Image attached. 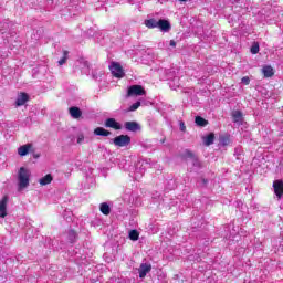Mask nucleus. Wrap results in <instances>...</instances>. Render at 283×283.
Masks as SVG:
<instances>
[{
	"mask_svg": "<svg viewBox=\"0 0 283 283\" xmlns=\"http://www.w3.org/2000/svg\"><path fill=\"white\" fill-rule=\"evenodd\" d=\"M30 187V170L25 167H21L18 171V191L28 189Z\"/></svg>",
	"mask_w": 283,
	"mask_h": 283,
	"instance_id": "nucleus-1",
	"label": "nucleus"
},
{
	"mask_svg": "<svg viewBox=\"0 0 283 283\" xmlns=\"http://www.w3.org/2000/svg\"><path fill=\"white\" fill-rule=\"evenodd\" d=\"M109 70L112 75L115 78H124L125 77V70H123V66L118 62H112L109 65Z\"/></svg>",
	"mask_w": 283,
	"mask_h": 283,
	"instance_id": "nucleus-2",
	"label": "nucleus"
},
{
	"mask_svg": "<svg viewBox=\"0 0 283 283\" xmlns=\"http://www.w3.org/2000/svg\"><path fill=\"white\" fill-rule=\"evenodd\" d=\"M115 147H127L132 145V137L129 135H119L113 139Z\"/></svg>",
	"mask_w": 283,
	"mask_h": 283,
	"instance_id": "nucleus-3",
	"label": "nucleus"
},
{
	"mask_svg": "<svg viewBox=\"0 0 283 283\" xmlns=\"http://www.w3.org/2000/svg\"><path fill=\"white\" fill-rule=\"evenodd\" d=\"M146 92L142 85H132L127 91V96H145Z\"/></svg>",
	"mask_w": 283,
	"mask_h": 283,
	"instance_id": "nucleus-4",
	"label": "nucleus"
},
{
	"mask_svg": "<svg viewBox=\"0 0 283 283\" xmlns=\"http://www.w3.org/2000/svg\"><path fill=\"white\" fill-rule=\"evenodd\" d=\"M104 125L109 129H115V132L123 129V126L116 120V118H107Z\"/></svg>",
	"mask_w": 283,
	"mask_h": 283,
	"instance_id": "nucleus-5",
	"label": "nucleus"
},
{
	"mask_svg": "<svg viewBox=\"0 0 283 283\" xmlns=\"http://www.w3.org/2000/svg\"><path fill=\"white\" fill-rule=\"evenodd\" d=\"M273 189H274V193L277 197V199L281 200L282 196H283V181L282 180H274L273 181Z\"/></svg>",
	"mask_w": 283,
	"mask_h": 283,
	"instance_id": "nucleus-6",
	"label": "nucleus"
},
{
	"mask_svg": "<svg viewBox=\"0 0 283 283\" xmlns=\"http://www.w3.org/2000/svg\"><path fill=\"white\" fill-rule=\"evenodd\" d=\"M151 272V264L142 263L138 269L140 280H145L147 277V273Z\"/></svg>",
	"mask_w": 283,
	"mask_h": 283,
	"instance_id": "nucleus-7",
	"label": "nucleus"
},
{
	"mask_svg": "<svg viewBox=\"0 0 283 283\" xmlns=\"http://www.w3.org/2000/svg\"><path fill=\"white\" fill-rule=\"evenodd\" d=\"M8 196H3L0 200V218L8 216Z\"/></svg>",
	"mask_w": 283,
	"mask_h": 283,
	"instance_id": "nucleus-8",
	"label": "nucleus"
},
{
	"mask_svg": "<svg viewBox=\"0 0 283 283\" xmlns=\"http://www.w3.org/2000/svg\"><path fill=\"white\" fill-rule=\"evenodd\" d=\"M30 101V95L28 93H20L15 101L17 107H22V105L27 104Z\"/></svg>",
	"mask_w": 283,
	"mask_h": 283,
	"instance_id": "nucleus-9",
	"label": "nucleus"
},
{
	"mask_svg": "<svg viewBox=\"0 0 283 283\" xmlns=\"http://www.w3.org/2000/svg\"><path fill=\"white\" fill-rule=\"evenodd\" d=\"M157 28H159L161 32H169V30H171V23L168 20L160 19L158 20Z\"/></svg>",
	"mask_w": 283,
	"mask_h": 283,
	"instance_id": "nucleus-10",
	"label": "nucleus"
},
{
	"mask_svg": "<svg viewBox=\"0 0 283 283\" xmlns=\"http://www.w3.org/2000/svg\"><path fill=\"white\" fill-rule=\"evenodd\" d=\"M124 127L127 132H140V124L137 122H126Z\"/></svg>",
	"mask_w": 283,
	"mask_h": 283,
	"instance_id": "nucleus-11",
	"label": "nucleus"
},
{
	"mask_svg": "<svg viewBox=\"0 0 283 283\" xmlns=\"http://www.w3.org/2000/svg\"><path fill=\"white\" fill-rule=\"evenodd\" d=\"M69 113L70 116H72V118H75L76 120L81 118V116H83V111H81V108H78L77 106L70 107Z\"/></svg>",
	"mask_w": 283,
	"mask_h": 283,
	"instance_id": "nucleus-12",
	"label": "nucleus"
},
{
	"mask_svg": "<svg viewBox=\"0 0 283 283\" xmlns=\"http://www.w3.org/2000/svg\"><path fill=\"white\" fill-rule=\"evenodd\" d=\"M262 74L264 78H272V76H275V71L273 70V66L265 65L262 69Z\"/></svg>",
	"mask_w": 283,
	"mask_h": 283,
	"instance_id": "nucleus-13",
	"label": "nucleus"
},
{
	"mask_svg": "<svg viewBox=\"0 0 283 283\" xmlns=\"http://www.w3.org/2000/svg\"><path fill=\"white\" fill-rule=\"evenodd\" d=\"M30 149H32V144H25L18 148L19 156H28L30 154Z\"/></svg>",
	"mask_w": 283,
	"mask_h": 283,
	"instance_id": "nucleus-14",
	"label": "nucleus"
},
{
	"mask_svg": "<svg viewBox=\"0 0 283 283\" xmlns=\"http://www.w3.org/2000/svg\"><path fill=\"white\" fill-rule=\"evenodd\" d=\"M93 134L95 136H104V137H107V136H112V132L103 128V127H97L94 129Z\"/></svg>",
	"mask_w": 283,
	"mask_h": 283,
	"instance_id": "nucleus-15",
	"label": "nucleus"
},
{
	"mask_svg": "<svg viewBox=\"0 0 283 283\" xmlns=\"http://www.w3.org/2000/svg\"><path fill=\"white\" fill-rule=\"evenodd\" d=\"M214 140L216 134L209 133L206 137H203V145H206V147H210V145H213Z\"/></svg>",
	"mask_w": 283,
	"mask_h": 283,
	"instance_id": "nucleus-16",
	"label": "nucleus"
},
{
	"mask_svg": "<svg viewBox=\"0 0 283 283\" xmlns=\"http://www.w3.org/2000/svg\"><path fill=\"white\" fill-rule=\"evenodd\" d=\"M53 180H54V177H52L51 174H48L44 177H42L39 180V182H40L41 187H45V185H51Z\"/></svg>",
	"mask_w": 283,
	"mask_h": 283,
	"instance_id": "nucleus-17",
	"label": "nucleus"
},
{
	"mask_svg": "<svg viewBox=\"0 0 283 283\" xmlns=\"http://www.w3.org/2000/svg\"><path fill=\"white\" fill-rule=\"evenodd\" d=\"M195 123L198 127H207V125H209V120L205 119L202 116H196Z\"/></svg>",
	"mask_w": 283,
	"mask_h": 283,
	"instance_id": "nucleus-18",
	"label": "nucleus"
},
{
	"mask_svg": "<svg viewBox=\"0 0 283 283\" xmlns=\"http://www.w3.org/2000/svg\"><path fill=\"white\" fill-rule=\"evenodd\" d=\"M99 211L101 213H103V216H109V213H112V209L109 208V205H107V202L101 203Z\"/></svg>",
	"mask_w": 283,
	"mask_h": 283,
	"instance_id": "nucleus-19",
	"label": "nucleus"
},
{
	"mask_svg": "<svg viewBox=\"0 0 283 283\" xmlns=\"http://www.w3.org/2000/svg\"><path fill=\"white\" fill-rule=\"evenodd\" d=\"M231 143V137L229 135H223V136H220L219 137V144L222 146V147H227L229 146Z\"/></svg>",
	"mask_w": 283,
	"mask_h": 283,
	"instance_id": "nucleus-20",
	"label": "nucleus"
},
{
	"mask_svg": "<svg viewBox=\"0 0 283 283\" xmlns=\"http://www.w3.org/2000/svg\"><path fill=\"white\" fill-rule=\"evenodd\" d=\"M144 24H145L146 28H148L149 30H154V28H158V21H156V19H148V20H145Z\"/></svg>",
	"mask_w": 283,
	"mask_h": 283,
	"instance_id": "nucleus-21",
	"label": "nucleus"
},
{
	"mask_svg": "<svg viewBox=\"0 0 283 283\" xmlns=\"http://www.w3.org/2000/svg\"><path fill=\"white\" fill-rule=\"evenodd\" d=\"M129 240H132L133 242L138 241V239L140 238V232H138V230H130L129 234H128Z\"/></svg>",
	"mask_w": 283,
	"mask_h": 283,
	"instance_id": "nucleus-22",
	"label": "nucleus"
},
{
	"mask_svg": "<svg viewBox=\"0 0 283 283\" xmlns=\"http://www.w3.org/2000/svg\"><path fill=\"white\" fill-rule=\"evenodd\" d=\"M69 55H70V51L64 50V51H63V56H62L61 60L57 62L59 65H65V63H67Z\"/></svg>",
	"mask_w": 283,
	"mask_h": 283,
	"instance_id": "nucleus-23",
	"label": "nucleus"
},
{
	"mask_svg": "<svg viewBox=\"0 0 283 283\" xmlns=\"http://www.w3.org/2000/svg\"><path fill=\"white\" fill-rule=\"evenodd\" d=\"M232 118H233L234 123H240V120H242V112L234 111L232 113Z\"/></svg>",
	"mask_w": 283,
	"mask_h": 283,
	"instance_id": "nucleus-24",
	"label": "nucleus"
},
{
	"mask_svg": "<svg viewBox=\"0 0 283 283\" xmlns=\"http://www.w3.org/2000/svg\"><path fill=\"white\" fill-rule=\"evenodd\" d=\"M251 54H258L260 52V43L254 42L250 49Z\"/></svg>",
	"mask_w": 283,
	"mask_h": 283,
	"instance_id": "nucleus-25",
	"label": "nucleus"
},
{
	"mask_svg": "<svg viewBox=\"0 0 283 283\" xmlns=\"http://www.w3.org/2000/svg\"><path fill=\"white\" fill-rule=\"evenodd\" d=\"M138 107H140V102H136L133 105H130L127 109V112H136V109H138Z\"/></svg>",
	"mask_w": 283,
	"mask_h": 283,
	"instance_id": "nucleus-26",
	"label": "nucleus"
},
{
	"mask_svg": "<svg viewBox=\"0 0 283 283\" xmlns=\"http://www.w3.org/2000/svg\"><path fill=\"white\" fill-rule=\"evenodd\" d=\"M241 83H243V85H249V83H251V78H249V76H244L241 78Z\"/></svg>",
	"mask_w": 283,
	"mask_h": 283,
	"instance_id": "nucleus-27",
	"label": "nucleus"
},
{
	"mask_svg": "<svg viewBox=\"0 0 283 283\" xmlns=\"http://www.w3.org/2000/svg\"><path fill=\"white\" fill-rule=\"evenodd\" d=\"M69 235H70L71 240H76V232L74 230H70Z\"/></svg>",
	"mask_w": 283,
	"mask_h": 283,
	"instance_id": "nucleus-28",
	"label": "nucleus"
},
{
	"mask_svg": "<svg viewBox=\"0 0 283 283\" xmlns=\"http://www.w3.org/2000/svg\"><path fill=\"white\" fill-rule=\"evenodd\" d=\"M179 127L180 132H187V126H185V122H180Z\"/></svg>",
	"mask_w": 283,
	"mask_h": 283,
	"instance_id": "nucleus-29",
	"label": "nucleus"
},
{
	"mask_svg": "<svg viewBox=\"0 0 283 283\" xmlns=\"http://www.w3.org/2000/svg\"><path fill=\"white\" fill-rule=\"evenodd\" d=\"M85 140V136L78 135L77 137V145H81Z\"/></svg>",
	"mask_w": 283,
	"mask_h": 283,
	"instance_id": "nucleus-30",
	"label": "nucleus"
},
{
	"mask_svg": "<svg viewBox=\"0 0 283 283\" xmlns=\"http://www.w3.org/2000/svg\"><path fill=\"white\" fill-rule=\"evenodd\" d=\"M186 156L188 158H193V153L191 150H186Z\"/></svg>",
	"mask_w": 283,
	"mask_h": 283,
	"instance_id": "nucleus-31",
	"label": "nucleus"
},
{
	"mask_svg": "<svg viewBox=\"0 0 283 283\" xmlns=\"http://www.w3.org/2000/svg\"><path fill=\"white\" fill-rule=\"evenodd\" d=\"M170 46H171V48H176V41L171 40V41H170Z\"/></svg>",
	"mask_w": 283,
	"mask_h": 283,
	"instance_id": "nucleus-32",
	"label": "nucleus"
},
{
	"mask_svg": "<svg viewBox=\"0 0 283 283\" xmlns=\"http://www.w3.org/2000/svg\"><path fill=\"white\" fill-rule=\"evenodd\" d=\"M33 158H39V155H33Z\"/></svg>",
	"mask_w": 283,
	"mask_h": 283,
	"instance_id": "nucleus-33",
	"label": "nucleus"
},
{
	"mask_svg": "<svg viewBox=\"0 0 283 283\" xmlns=\"http://www.w3.org/2000/svg\"><path fill=\"white\" fill-rule=\"evenodd\" d=\"M179 1H182V2H185V1H187V0H179Z\"/></svg>",
	"mask_w": 283,
	"mask_h": 283,
	"instance_id": "nucleus-34",
	"label": "nucleus"
}]
</instances>
